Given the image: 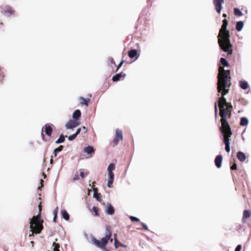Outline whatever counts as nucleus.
Listing matches in <instances>:
<instances>
[{
  "mask_svg": "<svg viewBox=\"0 0 251 251\" xmlns=\"http://www.w3.org/2000/svg\"><path fill=\"white\" fill-rule=\"evenodd\" d=\"M229 88L223 89L219 93L221 94V97L219 98L218 104L220 109L219 115L221 117L220 127H230L227 121V117L230 118L231 116V111L232 105L231 103L227 102L224 96L227 94Z\"/></svg>",
  "mask_w": 251,
  "mask_h": 251,
  "instance_id": "nucleus-1",
  "label": "nucleus"
},
{
  "mask_svg": "<svg viewBox=\"0 0 251 251\" xmlns=\"http://www.w3.org/2000/svg\"><path fill=\"white\" fill-rule=\"evenodd\" d=\"M228 22L226 19L223 21V25L218 36V44L221 49L227 55L232 54V45L230 42L229 31L227 30Z\"/></svg>",
  "mask_w": 251,
  "mask_h": 251,
  "instance_id": "nucleus-2",
  "label": "nucleus"
},
{
  "mask_svg": "<svg viewBox=\"0 0 251 251\" xmlns=\"http://www.w3.org/2000/svg\"><path fill=\"white\" fill-rule=\"evenodd\" d=\"M231 84L230 72L220 66L218 75L217 90L220 93L223 89L229 88Z\"/></svg>",
  "mask_w": 251,
  "mask_h": 251,
  "instance_id": "nucleus-3",
  "label": "nucleus"
},
{
  "mask_svg": "<svg viewBox=\"0 0 251 251\" xmlns=\"http://www.w3.org/2000/svg\"><path fill=\"white\" fill-rule=\"evenodd\" d=\"M39 212L36 216H33L30 219V228L32 234L29 236L33 235V234H39L43 229L44 221L41 218L42 205L40 202L38 205Z\"/></svg>",
  "mask_w": 251,
  "mask_h": 251,
  "instance_id": "nucleus-4",
  "label": "nucleus"
},
{
  "mask_svg": "<svg viewBox=\"0 0 251 251\" xmlns=\"http://www.w3.org/2000/svg\"><path fill=\"white\" fill-rule=\"evenodd\" d=\"M105 228L106 232L104 237L101 238L100 240H97L96 238H93L92 241L93 243L97 247L102 249L104 251H109L106 248V246L109 240H110L111 242L113 241V239L111 238L112 232L110 226H106Z\"/></svg>",
  "mask_w": 251,
  "mask_h": 251,
  "instance_id": "nucleus-5",
  "label": "nucleus"
},
{
  "mask_svg": "<svg viewBox=\"0 0 251 251\" xmlns=\"http://www.w3.org/2000/svg\"><path fill=\"white\" fill-rule=\"evenodd\" d=\"M220 131L223 136V142L225 145V150L227 152L230 151V138L232 135L230 127H220Z\"/></svg>",
  "mask_w": 251,
  "mask_h": 251,
  "instance_id": "nucleus-6",
  "label": "nucleus"
},
{
  "mask_svg": "<svg viewBox=\"0 0 251 251\" xmlns=\"http://www.w3.org/2000/svg\"><path fill=\"white\" fill-rule=\"evenodd\" d=\"M52 126H53V125L52 124H47L42 127L41 135L43 140L45 137V135L43 133V131L45 132L46 134L48 136L50 137L51 136L52 132L53 131Z\"/></svg>",
  "mask_w": 251,
  "mask_h": 251,
  "instance_id": "nucleus-7",
  "label": "nucleus"
},
{
  "mask_svg": "<svg viewBox=\"0 0 251 251\" xmlns=\"http://www.w3.org/2000/svg\"><path fill=\"white\" fill-rule=\"evenodd\" d=\"M115 137L113 140V146L117 145L119 141H122L123 139L122 131L119 129L116 130Z\"/></svg>",
  "mask_w": 251,
  "mask_h": 251,
  "instance_id": "nucleus-8",
  "label": "nucleus"
},
{
  "mask_svg": "<svg viewBox=\"0 0 251 251\" xmlns=\"http://www.w3.org/2000/svg\"><path fill=\"white\" fill-rule=\"evenodd\" d=\"M224 2V0H213V3L215 9L218 13H220L222 10V5Z\"/></svg>",
  "mask_w": 251,
  "mask_h": 251,
  "instance_id": "nucleus-9",
  "label": "nucleus"
},
{
  "mask_svg": "<svg viewBox=\"0 0 251 251\" xmlns=\"http://www.w3.org/2000/svg\"><path fill=\"white\" fill-rule=\"evenodd\" d=\"M79 124V123L77 120H71L66 123V127L67 129H72L76 127Z\"/></svg>",
  "mask_w": 251,
  "mask_h": 251,
  "instance_id": "nucleus-10",
  "label": "nucleus"
},
{
  "mask_svg": "<svg viewBox=\"0 0 251 251\" xmlns=\"http://www.w3.org/2000/svg\"><path fill=\"white\" fill-rule=\"evenodd\" d=\"M126 76V74L123 72L117 74L112 77V80L114 82L123 80Z\"/></svg>",
  "mask_w": 251,
  "mask_h": 251,
  "instance_id": "nucleus-11",
  "label": "nucleus"
},
{
  "mask_svg": "<svg viewBox=\"0 0 251 251\" xmlns=\"http://www.w3.org/2000/svg\"><path fill=\"white\" fill-rule=\"evenodd\" d=\"M108 180L107 186L108 187H111L114 181V175L113 172H108Z\"/></svg>",
  "mask_w": 251,
  "mask_h": 251,
  "instance_id": "nucleus-12",
  "label": "nucleus"
},
{
  "mask_svg": "<svg viewBox=\"0 0 251 251\" xmlns=\"http://www.w3.org/2000/svg\"><path fill=\"white\" fill-rule=\"evenodd\" d=\"M2 12L5 15H13L15 13V11L11 7L6 6L3 8Z\"/></svg>",
  "mask_w": 251,
  "mask_h": 251,
  "instance_id": "nucleus-13",
  "label": "nucleus"
},
{
  "mask_svg": "<svg viewBox=\"0 0 251 251\" xmlns=\"http://www.w3.org/2000/svg\"><path fill=\"white\" fill-rule=\"evenodd\" d=\"M251 215V211L250 210H245L243 212L242 222L243 223H246V220L248 219Z\"/></svg>",
  "mask_w": 251,
  "mask_h": 251,
  "instance_id": "nucleus-14",
  "label": "nucleus"
},
{
  "mask_svg": "<svg viewBox=\"0 0 251 251\" xmlns=\"http://www.w3.org/2000/svg\"><path fill=\"white\" fill-rule=\"evenodd\" d=\"M223 157L221 155H217L215 159V164L216 167L220 168L221 167Z\"/></svg>",
  "mask_w": 251,
  "mask_h": 251,
  "instance_id": "nucleus-15",
  "label": "nucleus"
},
{
  "mask_svg": "<svg viewBox=\"0 0 251 251\" xmlns=\"http://www.w3.org/2000/svg\"><path fill=\"white\" fill-rule=\"evenodd\" d=\"M79 101H80V103L82 105H85L86 106H88L89 105V103L90 101V98H88V99H85L82 97H79Z\"/></svg>",
  "mask_w": 251,
  "mask_h": 251,
  "instance_id": "nucleus-16",
  "label": "nucleus"
},
{
  "mask_svg": "<svg viewBox=\"0 0 251 251\" xmlns=\"http://www.w3.org/2000/svg\"><path fill=\"white\" fill-rule=\"evenodd\" d=\"M106 212L108 215H112L115 213V209L111 204H108L106 207Z\"/></svg>",
  "mask_w": 251,
  "mask_h": 251,
  "instance_id": "nucleus-17",
  "label": "nucleus"
},
{
  "mask_svg": "<svg viewBox=\"0 0 251 251\" xmlns=\"http://www.w3.org/2000/svg\"><path fill=\"white\" fill-rule=\"evenodd\" d=\"M237 157L241 162H243L246 160L245 154L241 151H238L237 153Z\"/></svg>",
  "mask_w": 251,
  "mask_h": 251,
  "instance_id": "nucleus-18",
  "label": "nucleus"
},
{
  "mask_svg": "<svg viewBox=\"0 0 251 251\" xmlns=\"http://www.w3.org/2000/svg\"><path fill=\"white\" fill-rule=\"evenodd\" d=\"M94 197L97 199V200L100 202L101 201V198L100 197V194L98 193L97 188L94 189Z\"/></svg>",
  "mask_w": 251,
  "mask_h": 251,
  "instance_id": "nucleus-19",
  "label": "nucleus"
},
{
  "mask_svg": "<svg viewBox=\"0 0 251 251\" xmlns=\"http://www.w3.org/2000/svg\"><path fill=\"white\" fill-rule=\"evenodd\" d=\"M61 215L62 217L67 221H68L70 219V215L65 209L61 210Z\"/></svg>",
  "mask_w": 251,
  "mask_h": 251,
  "instance_id": "nucleus-20",
  "label": "nucleus"
},
{
  "mask_svg": "<svg viewBox=\"0 0 251 251\" xmlns=\"http://www.w3.org/2000/svg\"><path fill=\"white\" fill-rule=\"evenodd\" d=\"M80 116L81 112L78 109L75 110L73 114V117L74 118V120H77V119L80 117Z\"/></svg>",
  "mask_w": 251,
  "mask_h": 251,
  "instance_id": "nucleus-21",
  "label": "nucleus"
},
{
  "mask_svg": "<svg viewBox=\"0 0 251 251\" xmlns=\"http://www.w3.org/2000/svg\"><path fill=\"white\" fill-rule=\"evenodd\" d=\"M128 55L130 58H133L137 55V51L135 49L131 50L128 51Z\"/></svg>",
  "mask_w": 251,
  "mask_h": 251,
  "instance_id": "nucleus-22",
  "label": "nucleus"
},
{
  "mask_svg": "<svg viewBox=\"0 0 251 251\" xmlns=\"http://www.w3.org/2000/svg\"><path fill=\"white\" fill-rule=\"evenodd\" d=\"M99 211V208L98 207L94 206L93 207L92 210H91V212L92 213L93 215H94L95 216L98 217L100 216Z\"/></svg>",
  "mask_w": 251,
  "mask_h": 251,
  "instance_id": "nucleus-23",
  "label": "nucleus"
},
{
  "mask_svg": "<svg viewBox=\"0 0 251 251\" xmlns=\"http://www.w3.org/2000/svg\"><path fill=\"white\" fill-rule=\"evenodd\" d=\"M239 85H240V87L244 90L247 89L249 87L248 82L244 80L240 81L239 82Z\"/></svg>",
  "mask_w": 251,
  "mask_h": 251,
  "instance_id": "nucleus-24",
  "label": "nucleus"
},
{
  "mask_svg": "<svg viewBox=\"0 0 251 251\" xmlns=\"http://www.w3.org/2000/svg\"><path fill=\"white\" fill-rule=\"evenodd\" d=\"M244 26V23L242 21L237 22L236 25V29L238 31H240Z\"/></svg>",
  "mask_w": 251,
  "mask_h": 251,
  "instance_id": "nucleus-25",
  "label": "nucleus"
},
{
  "mask_svg": "<svg viewBox=\"0 0 251 251\" xmlns=\"http://www.w3.org/2000/svg\"><path fill=\"white\" fill-rule=\"evenodd\" d=\"M84 151L88 154L94 153V148L91 146H88L85 147L84 149Z\"/></svg>",
  "mask_w": 251,
  "mask_h": 251,
  "instance_id": "nucleus-26",
  "label": "nucleus"
},
{
  "mask_svg": "<svg viewBox=\"0 0 251 251\" xmlns=\"http://www.w3.org/2000/svg\"><path fill=\"white\" fill-rule=\"evenodd\" d=\"M249 123L248 120L246 117H242L240 120V125L241 126H246Z\"/></svg>",
  "mask_w": 251,
  "mask_h": 251,
  "instance_id": "nucleus-27",
  "label": "nucleus"
},
{
  "mask_svg": "<svg viewBox=\"0 0 251 251\" xmlns=\"http://www.w3.org/2000/svg\"><path fill=\"white\" fill-rule=\"evenodd\" d=\"M65 137L66 136H64L63 135H61L59 138L55 141V143L60 144L64 142L65 141Z\"/></svg>",
  "mask_w": 251,
  "mask_h": 251,
  "instance_id": "nucleus-28",
  "label": "nucleus"
},
{
  "mask_svg": "<svg viewBox=\"0 0 251 251\" xmlns=\"http://www.w3.org/2000/svg\"><path fill=\"white\" fill-rule=\"evenodd\" d=\"M63 149V146H60L59 147H58L57 148H56L55 149H54V151H53V154L55 156H56L57 155V154L62 151Z\"/></svg>",
  "mask_w": 251,
  "mask_h": 251,
  "instance_id": "nucleus-29",
  "label": "nucleus"
},
{
  "mask_svg": "<svg viewBox=\"0 0 251 251\" xmlns=\"http://www.w3.org/2000/svg\"><path fill=\"white\" fill-rule=\"evenodd\" d=\"M233 11L234 14L235 16H241L243 15L242 12L237 8H234Z\"/></svg>",
  "mask_w": 251,
  "mask_h": 251,
  "instance_id": "nucleus-30",
  "label": "nucleus"
},
{
  "mask_svg": "<svg viewBox=\"0 0 251 251\" xmlns=\"http://www.w3.org/2000/svg\"><path fill=\"white\" fill-rule=\"evenodd\" d=\"M220 62L224 67H228V66H229V64H228V62L224 58H221Z\"/></svg>",
  "mask_w": 251,
  "mask_h": 251,
  "instance_id": "nucleus-31",
  "label": "nucleus"
},
{
  "mask_svg": "<svg viewBox=\"0 0 251 251\" xmlns=\"http://www.w3.org/2000/svg\"><path fill=\"white\" fill-rule=\"evenodd\" d=\"M115 166L114 163H111L108 167L107 171L108 172H113V171L115 169Z\"/></svg>",
  "mask_w": 251,
  "mask_h": 251,
  "instance_id": "nucleus-32",
  "label": "nucleus"
},
{
  "mask_svg": "<svg viewBox=\"0 0 251 251\" xmlns=\"http://www.w3.org/2000/svg\"><path fill=\"white\" fill-rule=\"evenodd\" d=\"M114 245L116 248H118L120 247H124V245L118 241L117 239L115 240V242H114Z\"/></svg>",
  "mask_w": 251,
  "mask_h": 251,
  "instance_id": "nucleus-33",
  "label": "nucleus"
},
{
  "mask_svg": "<svg viewBox=\"0 0 251 251\" xmlns=\"http://www.w3.org/2000/svg\"><path fill=\"white\" fill-rule=\"evenodd\" d=\"M129 218L131 220V221L133 222H138L140 221V220L138 218H137L135 217H134V216H130L129 217Z\"/></svg>",
  "mask_w": 251,
  "mask_h": 251,
  "instance_id": "nucleus-34",
  "label": "nucleus"
},
{
  "mask_svg": "<svg viewBox=\"0 0 251 251\" xmlns=\"http://www.w3.org/2000/svg\"><path fill=\"white\" fill-rule=\"evenodd\" d=\"M4 77V75H3V73L2 72V71L0 69V82H1L3 80Z\"/></svg>",
  "mask_w": 251,
  "mask_h": 251,
  "instance_id": "nucleus-35",
  "label": "nucleus"
},
{
  "mask_svg": "<svg viewBox=\"0 0 251 251\" xmlns=\"http://www.w3.org/2000/svg\"><path fill=\"white\" fill-rule=\"evenodd\" d=\"M76 137V135L75 134L70 136L68 137V139L70 141H72L74 140Z\"/></svg>",
  "mask_w": 251,
  "mask_h": 251,
  "instance_id": "nucleus-36",
  "label": "nucleus"
},
{
  "mask_svg": "<svg viewBox=\"0 0 251 251\" xmlns=\"http://www.w3.org/2000/svg\"><path fill=\"white\" fill-rule=\"evenodd\" d=\"M124 63V61L122 60L120 62V63L119 64L118 66H117V69L116 70V72H117L119 68L123 65V64Z\"/></svg>",
  "mask_w": 251,
  "mask_h": 251,
  "instance_id": "nucleus-37",
  "label": "nucleus"
},
{
  "mask_svg": "<svg viewBox=\"0 0 251 251\" xmlns=\"http://www.w3.org/2000/svg\"><path fill=\"white\" fill-rule=\"evenodd\" d=\"M58 207H56L53 211L54 216L57 217Z\"/></svg>",
  "mask_w": 251,
  "mask_h": 251,
  "instance_id": "nucleus-38",
  "label": "nucleus"
},
{
  "mask_svg": "<svg viewBox=\"0 0 251 251\" xmlns=\"http://www.w3.org/2000/svg\"><path fill=\"white\" fill-rule=\"evenodd\" d=\"M230 169L231 170H236L237 169V165L234 162L233 163V164L230 167Z\"/></svg>",
  "mask_w": 251,
  "mask_h": 251,
  "instance_id": "nucleus-39",
  "label": "nucleus"
},
{
  "mask_svg": "<svg viewBox=\"0 0 251 251\" xmlns=\"http://www.w3.org/2000/svg\"><path fill=\"white\" fill-rule=\"evenodd\" d=\"M242 246L241 245H238L235 248V251H241Z\"/></svg>",
  "mask_w": 251,
  "mask_h": 251,
  "instance_id": "nucleus-40",
  "label": "nucleus"
},
{
  "mask_svg": "<svg viewBox=\"0 0 251 251\" xmlns=\"http://www.w3.org/2000/svg\"><path fill=\"white\" fill-rule=\"evenodd\" d=\"M141 225L142 226L143 228L145 230H149L148 227V226H147V225L146 224H145L143 223H141Z\"/></svg>",
  "mask_w": 251,
  "mask_h": 251,
  "instance_id": "nucleus-41",
  "label": "nucleus"
},
{
  "mask_svg": "<svg viewBox=\"0 0 251 251\" xmlns=\"http://www.w3.org/2000/svg\"><path fill=\"white\" fill-rule=\"evenodd\" d=\"M108 60L111 64L115 65V62L112 57H109Z\"/></svg>",
  "mask_w": 251,
  "mask_h": 251,
  "instance_id": "nucleus-42",
  "label": "nucleus"
},
{
  "mask_svg": "<svg viewBox=\"0 0 251 251\" xmlns=\"http://www.w3.org/2000/svg\"><path fill=\"white\" fill-rule=\"evenodd\" d=\"M79 179V176L77 174L73 176V180L74 181Z\"/></svg>",
  "mask_w": 251,
  "mask_h": 251,
  "instance_id": "nucleus-43",
  "label": "nucleus"
},
{
  "mask_svg": "<svg viewBox=\"0 0 251 251\" xmlns=\"http://www.w3.org/2000/svg\"><path fill=\"white\" fill-rule=\"evenodd\" d=\"M81 130V128H78L77 129V130H76V131L75 132V135H76V136H77V135H78V134L80 133V132Z\"/></svg>",
  "mask_w": 251,
  "mask_h": 251,
  "instance_id": "nucleus-44",
  "label": "nucleus"
},
{
  "mask_svg": "<svg viewBox=\"0 0 251 251\" xmlns=\"http://www.w3.org/2000/svg\"><path fill=\"white\" fill-rule=\"evenodd\" d=\"M80 176L82 177V178H84V172L82 171V170H80Z\"/></svg>",
  "mask_w": 251,
  "mask_h": 251,
  "instance_id": "nucleus-45",
  "label": "nucleus"
},
{
  "mask_svg": "<svg viewBox=\"0 0 251 251\" xmlns=\"http://www.w3.org/2000/svg\"><path fill=\"white\" fill-rule=\"evenodd\" d=\"M214 110H215V114H216L217 113V111H218L217 105L216 102H215V104H214Z\"/></svg>",
  "mask_w": 251,
  "mask_h": 251,
  "instance_id": "nucleus-46",
  "label": "nucleus"
},
{
  "mask_svg": "<svg viewBox=\"0 0 251 251\" xmlns=\"http://www.w3.org/2000/svg\"><path fill=\"white\" fill-rule=\"evenodd\" d=\"M83 132L85 133L87 132V129L85 126H83L82 127Z\"/></svg>",
  "mask_w": 251,
  "mask_h": 251,
  "instance_id": "nucleus-47",
  "label": "nucleus"
},
{
  "mask_svg": "<svg viewBox=\"0 0 251 251\" xmlns=\"http://www.w3.org/2000/svg\"><path fill=\"white\" fill-rule=\"evenodd\" d=\"M95 182H93L92 183V187H92V188H93V190H94V188H96L95 187Z\"/></svg>",
  "mask_w": 251,
  "mask_h": 251,
  "instance_id": "nucleus-48",
  "label": "nucleus"
},
{
  "mask_svg": "<svg viewBox=\"0 0 251 251\" xmlns=\"http://www.w3.org/2000/svg\"><path fill=\"white\" fill-rule=\"evenodd\" d=\"M117 234L116 233L114 234V241L115 242V240L117 239Z\"/></svg>",
  "mask_w": 251,
  "mask_h": 251,
  "instance_id": "nucleus-49",
  "label": "nucleus"
},
{
  "mask_svg": "<svg viewBox=\"0 0 251 251\" xmlns=\"http://www.w3.org/2000/svg\"><path fill=\"white\" fill-rule=\"evenodd\" d=\"M56 218H57V217L54 216L53 219V221L54 222H56Z\"/></svg>",
  "mask_w": 251,
  "mask_h": 251,
  "instance_id": "nucleus-50",
  "label": "nucleus"
},
{
  "mask_svg": "<svg viewBox=\"0 0 251 251\" xmlns=\"http://www.w3.org/2000/svg\"><path fill=\"white\" fill-rule=\"evenodd\" d=\"M50 162L51 164H52V162H53V159H52V157L50 159Z\"/></svg>",
  "mask_w": 251,
  "mask_h": 251,
  "instance_id": "nucleus-51",
  "label": "nucleus"
},
{
  "mask_svg": "<svg viewBox=\"0 0 251 251\" xmlns=\"http://www.w3.org/2000/svg\"><path fill=\"white\" fill-rule=\"evenodd\" d=\"M223 16L224 17H226V14H223Z\"/></svg>",
  "mask_w": 251,
  "mask_h": 251,
  "instance_id": "nucleus-52",
  "label": "nucleus"
},
{
  "mask_svg": "<svg viewBox=\"0 0 251 251\" xmlns=\"http://www.w3.org/2000/svg\"><path fill=\"white\" fill-rule=\"evenodd\" d=\"M43 182V180L42 179H41V183H42Z\"/></svg>",
  "mask_w": 251,
  "mask_h": 251,
  "instance_id": "nucleus-53",
  "label": "nucleus"
},
{
  "mask_svg": "<svg viewBox=\"0 0 251 251\" xmlns=\"http://www.w3.org/2000/svg\"><path fill=\"white\" fill-rule=\"evenodd\" d=\"M88 96H89L90 98H91L92 96H91V94H90V95H88Z\"/></svg>",
  "mask_w": 251,
  "mask_h": 251,
  "instance_id": "nucleus-54",
  "label": "nucleus"
},
{
  "mask_svg": "<svg viewBox=\"0 0 251 251\" xmlns=\"http://www.w3.org/2000/svg\"><path fill=\"white\" fill-rule=\"evenodd\" d=\"M31 244H33V243H34L33 241H31Z\"/></svg>",
  "mask_w": 251,
  "mask_h": 251,
  "instance_id": "nucleus-55",
  "label": "nucleus"
}]
</instances>
